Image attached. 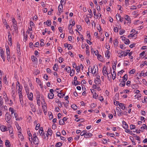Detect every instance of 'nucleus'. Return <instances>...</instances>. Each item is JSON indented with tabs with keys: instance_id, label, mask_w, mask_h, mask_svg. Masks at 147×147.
I'll return each instance as SVG.
<instances>
[{
	"instance_id": "f257e3e1",
	"label": "nucleus",
	"mask_w": 147,
	"mask_h": 147,
	"mask_svg": "<svg viewBox=\"0 0 147 147\" xmlns=\"http://www.w3.org/2000/svg\"><path fill=\"white\" fill-rule=\"evenodd\" d=\"M102 74L104 76H107L109 78V77L108 76V74H110V73H108L107 71V68L105 66H104L103 68V70L102 71Z\"/></svg>"
},
{
	"instance_id": "f03ea898",
	"label": "nucleus",
	"mask_w": 147,
	"mask_h": 147,
	"mask_svg": "<svg viewBox=\"0 0 147 147\" xmlns=\"http://www.w3.org/2000/svg\"><path fill=\"white\" fill-rule=\"evenodd\" d=\"M0 51V56L3 59V61H4L5 60V57L4 55V52L2 49H1Z\"/></svg>"
},
{
	"instance_id": "7ed1b4c3",
	"label": "nucleus",
	"mask_w": 147,
	"mask_h": 147,
	"mask_svg": "<svg viewBox=\"0 0 147 147\" xmlns=\"http://www.w3.org/2000/svg\"><path fill=\"white\" fill-rule=\"evenodd\" d=\"M5 120L7 122L9 123V121L11 119V117L8 113H6L5 115Z\"/></svg>"
},
{
	"instance_id": "20e7f679",
	"label": "nucleus",
	"mask_w": 147,
	"mask_h": 147,
	"mask_svg": "<svg viewBox=\"0 0 147 147\" xmlns=\"http://www.w3.org/2000/svg\"><path fill=\"white\" fill-rule=\"evenodd\" d=\"M91 91L93 94V98L95 99H97L98 97V95L96 93L95 90L93 89Z\"/></svg>"
},
{
	"instance_id": "39448f33",
	"label": "nucleus",
	"mask_w": 147,
	"mask_h": 147,
	"mask_svg": "<svg viewBox=\"0 0 147 147\" xmlns=\"http://www.w3.org/2000/svg\"><path fill=\"white\" fill-rule=\"evenodd\" d=\"M6 54L7 60L8 61H10V55L9 49V48L6 49Z\"/></svg>"
},
{
	"instance_id": "423d86ee",
	"label": "nucleus",
	"mask_w": 147,
	"mask_h": 147,
	"mask_svg": "<svg viewBox=\"0 0 147 147\" xmlns=\"http://www.w3.org/2000/svg\"><path fill=\"white\" fill-rule=\"evenodd\" d=\"M8 40L9 42L11 45H12L11 36L9 32H8Z\"/></svg>"
},
{
	"instance_id": "0eeeda50",
	"label": "nucleus",
	"mask_w": 147,
	"mask_h": 147,
	"mask_svg": "<svg viewBox=\"0 0 147 147\" xmlns=\"http://www.w3.org/2000/svg\"><path fill=\"white\" fill-rule=\"evenodd\" d=\"M28 96V97L29 99L30 100H33V95L32 93L30 92V94H26Z\"/></svg>"
},
{
	"instance_id": "6e6552de",
	"label": "nucleus",
	"mask_w": 147,
	"mask_h": 147,
	"mask_svg": "<svg viewBox=\"0 0 147 147\" xmlns=\"http://www.w3.org/2000/svg\"><path fill=\"white\" fill-rule=\"evenodd\" d=\"M18 134L19 138H20L21 140H22L24 139V136L21 132L19 131V132H18Z\"/></svg>"
},
{
	"instance_id": "1a4fd4ad",
	"label": "nucleus",
	"mask_w": 147,
	"mask_h": 147,
	"mask_svg": "<svg viewBox=\"0 0 147 147\" xmlns=\"http://www.w3.org/2000/svg\"><path fill=\"white\" fill-rule=\"evenodd\" d=\"M33 140L34 141V143L35 145H38L39 144V140L38 138H36L33 139Z\"/></svg>"
},
{
	"instance_id": "9d476101",
	"label": "nucleus",
	"mask_w": 147,
	"mask_h": 147,
	"mask_svg": "<svg viewBox=\"0 0 147 147\" xmlns=\"http://www.w3.org/2000/svg\"><path fill=\"white\" fill-rule=\"evenodd\" d=\"M24 87L25 88V90H26V94H29L30 93V89L29 87L27 86H24Z\"/></svg>"
},
{
	"instance_id": "9b49d317",
	"label": "nucleus",
	"mask_w": 147,
	"mask_h": 147,
	"mask_svg": "<svg viewBox=\"0 0 147 147\" xmlns=\"http://www.w3.org/2000/svg\"><path fill=\"white\" fill-rule=\"evenodd\" d=\"M40 96L38 95L36 97L37 103L38 106H40Z\"/></svg>"
},
{
	"instance_id": "f8f14e48",
	"label": "nucleus",
	"mask_w": 147,
	"mask_h": 147,
	"mask_svg": "<svg viewBox=\"0 0 147 147\" xmlns=\"http://www.w3.org/2000/svg\"><path fill=\"white\" fill-rule=\"evenodd\" d=\"M30 107L31 108V110L33 112H35L36 111V109L34 106L32 104H31L30 105Z\"/></svg>"
},
{
	"instance_id": "ddd939ff",
	"label": "nucleus",
	"mask_w": 147,
	"mask_h": 147,
	"mask_svg": "<svg viewBox=\"0 0 147 147\" xmlns=\"http://www.w3.org/2000/svg\"><path fill=\"white\" fill-rule=\"evenodd\" d=\"M92 136V134L90 133H87L84 136L85 138H89Z\"/></svg>"
},
{
	"instance_id": "4468645a",
	"label": "nucleus",
	"mask_w": 147,
	"mask_h": 147,
	"mask_svg": "<svg viewBox=\"0 0 147 147\" xmlns=\"http://www.w3.org/2000/svg\"><path fill=\"white\" fill-rule=\"evenodd\" d=\"M54 95L53 93H49L48 94V97L49 99H52L54 98Z\"/></svg>"
},
{
	"instance_id": "2eb2a0df",
	"label": "nucleus",
	"mask_w": 147,
	"mask_h": 147,
	"mask_svg": "<svg viewBox=\"0 0 147 147\" xmlns=\"http://www.w3.org/2000/svg\"><path fill=\"white\" fill-rule=\"evenodd\" d=\"M7 127L4 125H2L1 127V130L2 131H5L7 130Z\"/></svg>"
},
{
	"instance_id": "dca6fc26",
	"label": "nucleus",
	"mask_w": 147,
	"mask_h": 147,
	"mask_svg": "<svg viewBox=\"0 0 147 147\" xmlns=\"http://www.w3.org/2000/svg\"><path fill=\"white\" fill-rule=\"evenodd\" d=\"M63 8V5H59L58 7V9L60 13L62 11V10Z\"/></svg>"
},
{
	"instance_id": "f3484780",
	"label": "nucleus",
	"mask_w": 147,
	"mask_h": 147,
	"mask_svg": "<svg viewBox=\"0 0 147 147\" xmlns=\"http://www.w3.org/2000/svg\"><path fill=\"white\" fill-rule=\"evenodd\" d=\"M119 105L122 109H124L125 108V106L124 105V104L122 103H120L119 104Z\"/></svg>"
},
{
	"instance_id": "a211bd4d",
	"label": "nucleus",
	"mask_w": 147,
	"mask_h": 147,
	"mask_svg": "<svg viewBox=\"0 0 147 147\" xmlns=\"http://www.w3.org/2000/svg\"><path fill=\"white\" fill-rule=\"evenodd\" d=\"M47 134L48 135H49L50 136H51L52 135V131L51 129L50 128H48Z\"/></svg>"
},
{
	"instance_id": "6ab92c4d",
	"label": "nucleus",
	"mask_w": 147,
	"mask_h": 147,
	"mask_svg": "<svg viewBox=\"0 0 147 147\" xmlns=\"http://www.w3.org/2000/svg\"><path fill=\"white\" fill-rule=\"evenodd\" d=\"M9 110L10 111H11V116L14 113L15 111L14 110V109L10 107L9 108Z\"/></svg>"
},
{
	"instance_id": "aec40b11",
	"label": "nucleus",
	"mask_w": 147,
	"mask_h": 147,
	"mask_svg": "<svg viewBox=\"0 0 147 147\" xmlns=\"http://www.w3.org/2000/svg\"><path fill=\"white\" fill-rule=\"evenodd\" d=\"M124 41H125L124 43L125 44H129L130 42V41L127 38L124 39Z\"/></svg>"
},
{
	"instance_id": "412c9836",
	"label": "nucleus",
	"mask_w": 147,
	"mask_h": 147,
	"mask_svg": "<svg viewBox=\"0 0 147 147\" xmlns=\"http://www.w3.org/2000/svg\"><path fill=\"white\" fill-rule=\"evenodd\" d=\"M58 67V65L57 64H55L53 67V70L55 71H57V70Z\"/></svg>"
},
{
	"instance_id": "4be33fe9",
	"label": "nucleus",
	"mask_w": 147,
	"mask_h": 147,
	"mask_svg": "<svg viewBox=\"0 0 147 147\" xmlns=\"http://www.w3.org/2000/svg\"><path fill=\"white\" fill-rule=\"evenodd\" d=\"M85 20L88 24L90 25V20L88 17L86 18H85Z\"/></svg>"
},
{
	"instance_id": "5701e85b",
	"label": "nucleus",
	"mask_w": 147,
	"mask_h": 147,
	"mask_svg": "<svg viewBox=\"0 0 147 147\" xmlns=\"http://www.w3.org/2000/svg\"><path fill=\"white\" fill-rule=\"evenodd\" d=\"M127 79V75L125 74L123 77V81L125 82Z\"/></svg>"
},
{
	"instance_id": "b1692460",
	"label": "nucleus",
	"mask_w": 147,
	"mask_h": 147,
	"mask_svg": "<svg viewBox=\"0 0 147 147\" xmlns=\"http://www.w3.org/2000/svg\"><path fill=\"white\" fill-rule=\"evenodd\" d=\"M111 74L112 75V78L114 80L116 76V73L114 71H113V74L111 73Z\"/></svg>"
},
{
	"instance_id": "393cba45",
	"label": "nucleus",
	"mask_w": 147,
	"mask_h": 147,
	"mask_svg": "<svg viewBox=\"0 0 147 147\" xmlns=\"http://www.w3.org/2000/svg\"><path fill=\"white\" fill-rule=\"evenodd\" d=\"M45 23H46V24L48 26H49L51 24V21L49 20H47V22H44V24H45Z\"/></svg>"
},
{
	"instance_id": "a878e982",
	"label": "nucleus",
	"mask_w": 147,
	"mask_h": 147,
	"mask_svg": "<svg viewBox=\"0 0 147 147\" xmlns=\"http://www.w3.org/2000/svg\"><path fill=\"white\" fill-rule=\"evenodd\" d=\"M110 54V51L108 50L106 52L105 56L107 57H108V58H109L110 57L109 54Z\"/></svg>"
},
{
	"instance_id": "bb28decb",
	"label": "nucleus",
	"mask_w": 147,
	"mask_h": 147,
	"mask_svg": "<svg viewBox=\"0 0 147 147\" xmlns=\"http://www.w3.org/2000/svg\"><path fill=\"white\" fill-rule=\"evenodd\" d=\"M125 19L127 20L128 22H130V18H129V16L127 15H125Z\"/></svg>"
},
{
	"instance_id": "cd10ccee",
	"label": "nucleus",
	"mask_w": 147,
	"mask_h": 147,
	"mask_svg": "<svg viewBox=\"0 0 147 147\" xmlns=\"http://www.w3.org/2000/svg\"><path fill=\"white\" fill-rule=\"evenodd\" d=\"M5 145L7 146H10V142L9 140H6Z\"/></svg>"
},
{
	"instance_id": "c85d7f7f",
	"label": "nucleus",
	"mask_w": 147,
	"mask_h": 147,
	"mask_svg": "<svg viewBox=\"0 0 147 147\" xmlns=\"http://www.w3.org/2000/svg\"><path fill=\"white\" fill-rule=\"evenodd\" d=\"M43 131V130L42 128L41 129L40 128L39 130V133L40 134V135L42 136L43 134V133H42Z\"/></svg>"
},
{
	"instance_id": "c756f323",
	"label": "nucleus",
	"mask_w": 147,
	"mask_h": 147,
	"mask_svg": "<svg viewBox=\"0 0 147 147\" xmlns=\"http://www.w3.org/2000/svg\"><path fill=\"white\" fill-rule=\"evenodd\" d=\"M123 124H124V126H123V127L125 129H126L127 128H128V125L126 123V122L124 121H123Z\"/></svg>"
},
{
	"instance_id": "7c9ffc66",
	"label": "nucleus",
	"mask_w": 147,
	"mask_h": 147,
	"mask_svg": "<svg viewBox=\"0 0 147 147\" xmlns=\"http://www.w3.org/2000/svg\"><path fill=\"white\" fill-rule=\"evenodd\" d=\"M100 79H98V80H95L94 81L95 83L96 84H98L100 83Z\"/></svg>"
},
{
	"instance_id": "2f4dec72",
	"label": "nucleus",
	"mask_w": 147,
	"mask_h": 147,
	"mask_svg": "<svg viewBox=\"0 0 147 147\" xmlns=\"http://www.w3.org/2000/svg\"><path fill=\"white\" fill-rule=\"evenodd\" d=\"M14 115L16 121H19L20 120L18 118V115L16 113H14Z\"/></svg>"
},
{
	"instance_id": "473e14b6",
	"label": "nucleus",
	"mask_w": 147,
	"mask_h": 147,
	"mask_svg": "<svg viewBox=\"0 0 147 147\" xmlns=\"http://www.w3.org/2000/svg\"><path fill=\"white\" fill-rule=\"evenodd\" d=\"M106 134L107 135H109L111 137H113L114 136H115L114 134L111 133H110L109 132H107Z\"/></svg>"
},
{
	"instance_id": "72a5a7b5",
	"label": "nucleus",
	"mask_w": 147,
	"mask_h": 147,
	"mask_svg": "<svg viewBox=\"0 0 147 147\" xmlns=\"http://www.w3.org/2000/svg\"><path fill=\"white\" fill-rule=\"evenodd\" d=\"M71 107L74 110H75L77 109V107L75 105H71Z\"/></svg>"
},
{
	"instance_id": "f704fd0d",
	"label": "nucleus",
	"mask_w": 147,
	"mask_h": 147,
	"mask_svg": "<svg viewBox=\"0 0 147 147\" xmlns=\"http://www.w3.org/2000/svg\"><path fill=\"white\" fill-rule=\"evenodd\" d=\"M17 25H16V26L14 25L13 27H14V30L15 32L16 33H18V29H17Z\"/></svg>"
},
{
	"instance_id": "c9c22d12",
	"label": "nucleus",
	"mask_w": 147,
	"mask_h": 147,
	"mask_svg": "<svg viewBox=\"0 0 147 147\" xmlns=\"http://www.w3.org/2000/svg\"><path fill=\"white\" fill-rule=\"evenodd\" d=\"M62 145V143L61 142H58L56 144V146L57 147H59Z\"/></svg>"
},
{
	"instance_id": "e433bc0d",
	"label": "nucleus",
	"mask_w": 147,
	"mask_h": 147,
	"mask_svg": "<svg viewBox=\"0 0 147 147\" xmlns=\"http://www.w3.org/2000/svg\"><path fill=\"white\" fill-rule=\"evenodd\" d=\"M31 59L32 61H35L37 59V58L34 56H32L31 57Z\"/></svg>"
},
{
	"instance_id": "4c0bfd02",
	"label": "nucleus",
	"mask_w": 147,
	"mask_h": 147,
	"mask_svg": "<svg viewBox=\"0 0 147 147\" xmlns=\"http://www.w3.org/2000/svg\"><path fill=\"white\" fill-rule=\"evenodd\" d=\"M135 71V70L134 69H131L129 72V73L130 74H133L134 73Z\"/></svg>"
},
{
	"instance_id": "58836bf2",
	"label": "nucleus",
	"mask_w": 147,
	"mask_h": 147,
	"mask_svg": "<svg viewBox=\"0 0 147 147\" xmlns=\"http://www.w3.org/2000/svg\"><path fill=\"white\" fill-rule=\"evenodd\" d=\"M12 22L13 23V24H14V25L16 26V21L15 20V19L14 18H13L12 20Z\"/></svg>"
},
{
	"instance_id": "ea45409f",
	"label": "nucleus",
	"mask_w": 147,
	"mask_h": 147,
	"mask_svg": "<svg viewBox=\"0 0 147 147\" xmlns=\"http://www.w3.org/2000/svg\"><path fill=\"white\" fill-rule=\"evenodd\" d=\"M80 82H78V81H75L74 82V84L75 86H76L78 84H80Z\"/></svg>"
},
{
	"instance_id": "a19ab883",
	"label": "nucleus",
	"mask_w": 147,
	"mask_h": 147,
	"mask_svg": "<svg viewBox=\"0 0 147 147\" xmlns=\"http://www.w3.org/2000/svg\"><path fill=\"white\" fill-rule=\"evenodd\" d=\"M0 106H1L3 105V99L1 98V96H0Z\"/></svg>"
},
{
	"instance_id": "79ce46f5",
	"label": "nucleus",
	"mask_w": 147,
	"mask_h": 147,
	"mask_svg": "<svg viewBox=\"0 0 147 147\" xmlns=\"http://www.w3.org/2000/svg\"><path fill=\"white\" fill-rule=\"evenodd\" d=\"M88 11L90 13L89 15L90 16V18H91L92 17V15H93L92 11L91 9H89V10H88Z\"/></svg>"
},
{
	"instance_id": "37998d69",
	"label": "nucleus",
	"mask_w": 147,
	"mask_h": 147,
	"mask_svg": "<svg viewBox=\"0 0 147 147\" xmlns=\"http://www.w3.org/2000/svg\"><path fill=\"white\" fill-rule=\"evenodd\" d=\"M125 32L124 30H122L120 31L119 34L121 35H122Z\"/></svg>"
},
{
	"instance_id": "c03bdc74",
	"label": "nucleus",
	"mask_w": 147,
	"mask_h": 147,
	"mask_svg": "<svg viewBox=\"0 0 147 147\" xmlns=\"http://www.w3.org/2000/svg\"><path fill=\"white\" fill-rule=\"evenodd\" d=\"M129 0H125V4L126 6H127L129 5Z\"/></svg>"
},
{
	"instance_id": "a18cd8bd",
	"label": "nucleus",
	"mask_w": 147,
	"mask_h": 147,
	"mask_svg": "<svg viewBox=\"0 0 147 147\" xmlns=\"http://www.w3.org/2000/svg\"><path fill=\"white\" fill-rule=\"evenodd\" d=\"M45 108L46 109V107L45 106L44 107V106H42V109L45 113L47 112V111L46 110V109H45Z\"/></svg>"
},
{
	"instance_id": "49530a36",
	"label": "nucleus",
	"mask_w": 147,
	"mask_h": 147,
	"mask_svg": "<svg viewBox=\"0 0 147 147\" xmlns=\"http://www.w3.org/2000/svg\"><path fill=\"white\" fill-rule=\"evenodd\" d=\"M66 0H61V5L65 4L66 3Z\"/></svg>"
},
{
	"instance_id": "de8ad7c7",
	"label": "nucleus",
	"mask_w": 147,
	"mask_h": 147,
	"mask_svg": "<svg viewBox=\"0 0 147 147\" xmlns=\"http://www.w3.org/2000/svg\"><path fill=\"white\" fill-rule=\"evenodd\" d=\"M137 8V7H136V6L135 5H133L131 6V7L130 8V9L134 10V9H136Z\"/></svg>"
},
{
	"instance_id": "09e8293b",
	"label": "nucleus",
	"mask_w": 147,
	"mask_h": 147,
	"mask_svg": "<svg viewBox=\"0 0 147 147\" xmlns=\"http://www.w3.org/2000/svg\"><path fill=\"white\" fill-rule=\"evenodd\" d=\"M137 86V85L136 84H133L132 85H131V86L132 88L134 89H135V88H137L136 87Z\"/></svg>"
},
{
	"instance_id": "8fccbe9b",
	"label": "nucleus",
	"mask_w": 147,
	"mask_h": 147,
	"mask_svg": "<svg viewBox=\"0 0 147 147\" xmlns=\"http://www.w3.org/2000/svg\"><path fill=\"white\" fill-rule=\"evenodd\" d=\"M125 82L123 81L122 83H121L120 84V86H125Z\"/></svg>"
},
{
	"instance_id": "3c124183",
	"label": "nucleus",
	"mask_w": 147,
	"mask_h": 147,
	"mask_svg": "<svg viewBox=\"0 0 147 147\" xmlns=\"http://www.w3.org/2000/svg\"><path fill=\"white\" fill-rule=\"evenodd\" d=\"M126 51H127L126 52H125V54L124 55V56H127L128 55V53H129V52L130 51V50H126Z\"/></svg>"
},
{
	"instance_id": "603ef678",
	"label": "nucleus",
	"mask_w": 147,
	"mask_h": 147,
	"mask_svg": "<svg viewBox=\"0 0 147 147\" xmlns=\"http://www.w3.org/2000/svg\"><path fill=\"white\" fill-rule=\"evenodd\" d=\"M65 70L67 71H69L71 69V68L69 67H65Z\"/></svg>"
},
{
	"instance_id": "864d4df0",
	"label": "nucleus",
	"mask_w": 147,
	"mask_h": 147,
	"mask_svg": "<svg viewBox=\"0 0 147 147\" xmlns=\"http://www.w3.org/2000/svg\"><path fill=\"white\" fill-rule=\"evenodd\" d=\"M59 59V62L60 63H62L63 62V61H64L63 58H61V57H60Z\"/></svg>"
},
{
	"instance_id": "5fc2aeb1",
	"label": "nucleus",
	"mask_w": 147,
	"mask_h": 147,
	"mask_svg": "<svg viewBox=\"0 0 147 147\" xmlns=\"http://www.w3.org/2000/svg\"><path fill=\"white\" fill-rule=\"evenodd\" d=\"M29 136L30 137H31V138H29V140L30 141H31L32 142V141H33V139H32V134H31V135H29Z\"/></svg>"
},
{
	"instance_id": "6e6d98bb",
	"label": "nucleus",
	"mask_w": 147,
	"mask_h": 147,
	"mask_svg": "<svg viewBox=\"0 0 147 147\" xmlns=\"http://www.w3.org/2000/svg\"><path fill=\"white\" fill-rule=\"evenodd\" d=\"M121 16L119 14H117L116 15V18L117 20L118 19H119L121 18Z\"/></svg>"
},
{
	"instance_id": "4d7b16f0",
	"label": "nucleus",
	"mask_w": 147,
	"mask_h": 147,
	"mask_svg": "<svg viewBox=\"0 0 147 147\" xmlns=\"http://www.w3.org/2000/svg\"><path fill=\"white\" fill-rule=\"evenodd\" d=\"M58 96L60 97V98H62L63 96H64L65 95L64 94H63V95H61V93H59L58 94Z\"/></svg>"
},
{
	"instance_id": "13d9d810",
	"label": "nucleus",
	"mask_w": 147,
	"mask_h": 147,
	"mask_svg": "<svg viewBox=\"0 0 147 147\" xmlns=\"http://www.w3.org/2000/svg\"><path fill=\"white\" fill-rule=\"evenodd\" d=\"M3 81L4 83L5 84H7V78L5 76L3 78Z\"/></svg>"
},
{
	"instance_id": "bf43d9fd",
	"label": "nucleus",
	"mask_w": 147,
	"mask_h": 147,
	"mask_svg": "<svg viewBox=\"0 0 147 147\" xmlns=\"http://www.w3.org/2000/svg\"><path fill=\"white\" fill-rule=\"evenodd\" d=\"M141 94H139L136 95L135 96L136 98H138V97H141Z\"/></svg>"
},
{
	"instance_id": "052dcab7",
	"label": "nucleus",
	"mask_w": 147,
	"mask_h": 147,
	"mask_svg": "<svg viewBox=\"0 0 147 147\" xmlns=\"http://www.w3.org/2000/svg\"><path fill=\"white\" fill-rule=\"evenodd\" d=\"M135 126L134 125H130V128L131 129H134L135 128Z\"/></svg>"
},
{
	"instance_id": "680f3d73",
	"label": "nucleus",
	"mask_w": 147,
	"mask_h": 147,
	"mask_svg": "<svg viewBox=\"0 0 147 147\" xmlns=\"http://www.w3.org/2000/svg\"><path fill=\"white\" fill-rule=\"evenodd\" d=\"M38 138L36 136V133H34L33 134V138H32V139H33L35 138Z\"/></svg>"
},
{
	"instance_id": "e2e57ef3",
	"label": "nucleus",
	"mask_w": 147,
	"mask_h": 147,
	"mask_svg": "<svg viewBox=\"0 0 147 147\" xmlns=\"http://www.w3.org/2000/svg\"><path fill=\"white\" fill-rule=\"evenodd\" d=\"M96 106V105L94 103H93L91 105L90 107L92 108L95 107Z\"/></svg>"
},
{
	"instance_id": "0e129e2a",
	"label": "nucleus",
	"mask_w": 147,
	"mask_h": 147,
	"mask_svg": "<svg viewBox=\"0 0 147 147\" xmlns=\"http://www.w3.org/2000/svg\"><path fill=\"white\" fill-rule=\"evenodd\" d=\"M40 126V124H39V123L38 124L36 125V130H38V129H39Z\"/></svg>"
},
{
	"instance_id": "69168bd1",
	"label": "nucleus",
	"mask_w": 147,
	"mask_h": 147,
	"mask_svg": "<svg viewBox=\"0 0 147 147\" xmlns=\"http://www.w3.org/2000/svg\"><path fill=\"white\" fill-rule=\"evenodd\" d=\"M118 43V41L117 39H115V42L114 43V45H116Z\"/></svg>"
},
{
	"instance_id": "338daca9",
	"label": "nucleus",
	"mask_w": 147,
	"mask_h": 147,
	"mask_svg": "<svg viewBox=\"0 0 147 147\" xmlns=\"http://www.w3.org/2000/svg\"><path fill=\"white\" fill-rule=\"evenodd\" d=\"M77 27L78 29L80 31L81 30V27L80 26L78 25L77 26Z\"/></svg>"
},
{
	"instance_id": "774afa93",
	"label": "nucleus",
	"mask_w": 147,
	"mask_h": 147,
	"mask_svg": "<svg viewBox=\"0 0 147 147\" xmlns=\"http://www.w3.org/2000/svg\"><path fill=\"white\" fill-rule=\"evenodd\" d=\"M144 101H142V102L143 103H144V102H147V97H146L145 96L144 97Z\"/></svg>"
}]
</instances>
